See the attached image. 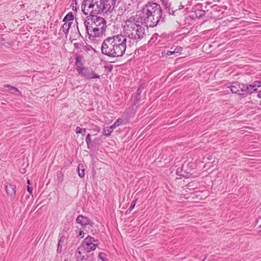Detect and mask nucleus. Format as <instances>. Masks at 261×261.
<instances>
[{
    "instance_id": "nucleus-1",
    "label": "nucleus",
    "mask_w": 261,
    "mask_h": 261,
    "mask_svg": "<svg viewBox=\"0 0 261 261\" xmlns=\"http://www.w3.org/2000/svg\"><path fill=\"white\" fill-rule=\"evenodd\" d=\"M136 15L147 27H154L164 21L162 8L155 3L148 2Z\"/></svg>"
},
{
    "instance_id": "nucleus-2",
    "label": "nucleus",
    "mask_w": 261,
    "mask_h": 261,
    "mask_svg": "<svg viewBox=\"0 0 261 261\" xmlns=\"http://www.w3.org/2000/svg\"><path fill=\"white\" fill-rule=\"evenodd\" d=\"M126 43V38L122 35L108 37L102 43L101 53L109 57H121L125 52Z\"/></svg>"
},
{
    "instance_id": "nucleus-3",
    "label": "nucleus",
    "mask_w": 261,
    "mask_h": 261,
    "mask_svg": "<svg viewBox=\"0 0 261 261\" xmlns=\"http://www.w3.org/2000/svg\"><path fill=\"white\" fill-rule=\"evenodd\" d=\"M115 5V0H83L82 11L85 15L110 13Z\"/></svg>"
},
{
    "instance_id": "nucleus-4",
    "label": "nucleus",
    "mask_w": 261,
    "mask_h": 261,
    "mask_svg": "<svg viewBox=\"0 0 261 261\" xmlns=\"http://www.w3.org/2000/svg\"><path fill=\"white\" fill-rule=\"evenodd\" d=\"M139 19L138 15L132 16L124 23V36L132 40L133 43H137L143 39L145 35V29L141 25Z\"/></svg>"
},
{
    "instance_id": "nucleus-5",
    "label": "nucleus",
    "mask_w": 261,
    "mask_h": 261,
    "mask_svg": "<svg viewBox=\"0 0 261 261\" xmlns=\"http://www.w3.org/2000/svg\"><path fill=\"white\" fill-rule=\"evenodd\" d=\"M84 24L88 35L89 37H93L102 36L107 27L106 20L102 17L94 14L87 16Z\"/></svg>"
},
{
    "instance_id": "nucleus-6",
    "label": "nucleus",
    "mask_w": 261,
    "mask_h": 261,
    "mask_svg": "<svg viewBox=\"0 0 261 261\" xmlns=\"http://www.w3.org/2000/svg\"><path fill=\"white\" fill-rule=\"evenodd\" d=\"M99 244L98 240L95 239L94 238L89 236L84 239L82 245L85 250L89 252L95 250Z\"/></svg>"
},
{
    "instance_id": "nucleus-7",
    "label": "nucleus",
    "mask_w": 261,
    "mask_h": 261,
    "mask_svg": "<svg viewBox=\"0 0 261 261\" xmlns=\"http://www.w3.org/2000/svg\"><path fill=\"white\" fill-rule=\"evenodd\" d=\"M78 73L87 79H99L100 77L99 75L95 74L92 69L84 67Z\"/></svg>"
},
{
    "instance_id": "nucleus-8",
    "label": "nucleus",
    "mask_w": 261,
    "mask_h": 261,
    "mask_svg": "<svg viewBox=\"0 0 261 261\" xmlns=\"http://www.w3.org/2000/svg\"><path fill=\"white\" fill-rule=\"evenodd\" d=\"M76 222L83 227H86L88 225L92 226L93 224V222L89 218L82 215L78 216L76 219Z\"/></svg>"
},
{
    "instance_id": "nucleus-9",
    "label": "nucleus",
    "mask_w": 261,
    "mask_h": 261,
    "mask_svg": "<svg viewBox=\"0 0 261 261\" xmlns=\"http://www.w3.org/2000/svg\"><path fill=\"white\" fill-rule=\"evenodd\" d=\"M162 2V4L165 6L166 9L169 10V13H170V11L171 10L172 12V14H174V13L178 10L182 9L184 6L182 5V3H180V5H179L178 8H177L176 7L172 6L171 4L169 2V0H161Z\"/></svg>"
},
{
    "instance_id": "nucleus-10",
    "label": "nucleus",
    "mask_w": 261,
    "mask_h": 261,
    "mask_svg": "<svg viewBox=\"0 0 261 261\" xmlns=\"http://www.w3.org/2000/svg\"><path fill=\"white\" fill-rule=\"evenodd\" d=\"M71 27V24L68 22H66L63 24L62 28L59 31V34H58V38H62L64 36V35H65L66 38H67V35L68 34V31Z\"/></svg>"
},
{
    "instance_id": "nucleus-11",
    "label": "nucleus",
    "mask_w": 261,
    "mask_h": 261,
    "mask_svg": "<svg viewBox=\"0 0 261 261\" xmlns=\"http://www.w3.org/2000/svg\"><path fill=\"white\" fill-rule=\"evenodd\" d=\"M230 90L232 93H237L240 95H245L244 93H241L239 88V83L235 82L232 83L230 87Z\"/></svg>"
},
{
    "instance_id": "nucleus-12",
    "label": "nucleus",
    "mask_w": 261,
    "mask_h": 261,
    "mask_svg": "<svg viewBox=\"0 0 261 261\" xmlns=\"http://www.w3.org/2000/svg\"><path fill=\"white\" fill-rule=\"evenodd\" d=\"M5 187L6 192L8 195L12 196H15L16 189L15 186L11 184H7L5 185Z\"/></svg>"
},
{
    "instance_id": "nucleus-13",
    "label": "nucleus",
    "mask_w": 261,
    "mask_h": 261,
    "mask_svg": "<svg viewBox=\"0 0 261 261\" xmlns=\"http://www.w3.org/2000/svg\"><path fill=\"white\" fill-rule=\"evenodd\" d=\"M82 59L83 57L81 56H77L76 57L75 65L76 66V70L77 72H79L83 68H84L83 67Z\"/></svg>"
},
{
    "instance_id": "nucleus-14",
    "label": "nucleus",
    "mask_w": 261,
    "mask_h": 261,
    "mask_svg": "<svg viewBox=\"0 0 261 261\" xmlns=\"http://www.w3.org/2000/svg\"><path fill=\"white\" fill-rule=\"evenodd\" d=\"M85 250V249L82 245L79 247L76 251V258L78 260H82L84 259V256L82 255V252Z\"/></svg>"
},
{
    "instance_id": "nucleus-15",
    "label": "nucleus",
    "mask_w": 261,
    "mask_h": 261,
    "mask_svg": "<svg viewBox=\"0 0 261 261\" xmlns=\"http://www.w3.org/2000/svg\"><path fill=\"white\" fill-rule=\"evenodd\" d=\"M115 128L114 125L112 124L109 127H105L103 130V135L106 136H109L113 132V130Z\"/></svg>"
},
{
    "instance_id": "nucleus-16",
    "label": "nucleus",
    "mask_w": 261,
    "mask_h": 261,
    "mask_svg": "<svg viewBox=\"0 0 261 261\" xmlns=\"http://www.w3.org/2000/svg\"><path fill=\"white\" fill-rule=\"evenodd\" d=\"M73 20V15L72 12L68 13L64 18L63 21L64 23L69 22L71 24Z\"/></svg>"
},
{
    "instance_id": "nucleus-17",
    "label": "nucleus",
    "mask_w": 261,
    "mask_h": 261,
    "mask_svg": "<svg viewBox=\"0 0 261 261\" xmlns=\"http://www.w3.org/2000/svg\"><path fill=\"white\" fill-rule=\"evenodd\" d=\"M65 238L64 236H61L58 242L57 252L60 253L62 252V245L64 243Z\"/></svg>"
},
{
    "instance_id": "nucleus-18",
    "label": "nucleus",
    "mask_w": 261,
    "mask_h": 261,
    "mask_svg": "<svg viewBox=\"0 0 261 261\" xmlns=\"http://www.w3.org/2000/svg\"><path fill=\"white\" fill-rule=\"evenodd\" d=\"M257 89L255 88L254 86V84L253 85H247V90H246V94H252L254 92H257Z\"/></svg>"
},
{
    "instance_id": "nucleus-19",
    "label": "nucleus",
    "mask_w": 261,
    "mask_h": 261,
    "mask_svg": "<svg viewBox=\"0 0 261 261\" xmlns=\"http://www.w3.org/2000/svg\"><path fill=\"white\" fill-rule=\"evenodd\" d=\"M247 84L239 83V88L241 93H244L245 95H243L244 97L246 96V90H247Z\"/></svg>"
},
{
    "instance_id": "nucleus-20",
    "label": "nucleus",
    "mask_w": 261,
    "mask_h": 261,
    "mask_svg": "<svg viewBox=\"0 0 261 261\" xmlns=\"http://www.w3.org/2000/svg\"><path fill=\"white\" fill-rule=\"evenodd\" d=\"M83 168V165L81 166L80 165H79V166H78V168H77L78 174H79V176L81 177H83L85 175L84 169Z\"/></svg>"
},
{
    "instance_id": "nucleus-21",
    "label": "nucleus",
    "mask_w": 261,
    "mask_h": 261,
    "mask_svg": "<svg viewBox=\"0 0 261 261\" xmlns=\"http://www.w3.org/2000/svg\"><path fill=\"white\" fill-rule=\"evenodd\" d=\"M5 87H7L9 88V90L12 93H15L16 92H19L18 90L15 87L11 86L9 85H7L5 86Z\"/></svg>"
},
{
    "instance_id": "nucleus-22",
    "label": "nucleus",
    "mask_w": 261,
    "mask_h": 261,
    "mask_svg": "<svg viewBox=\"0 0 261 261\" xmlns=\"http://www.w3.org/2000/svg\"><path fill=\"white\" fill-rule=\"evenodd\" d=\"M205 11L203 10H199L196 11V16L197 17L201 18L205 15Z\"/></svg>"
},
{
    "instance_id": "nucleus-23",
    "label": "nucleus",
    "mask_w": 261,
    "mask_h": 261,
    "mask_svg": "<svg viewBox=\"0 0 261 261\" xmlns=\"http://www.w3.org/2000/svg\"><path fill=\"white\" fill-rule=\"evenodd\" d=\"M142 90H143V88H139L137 89V92H136V100H137V102H138L140 99V94L142 93Z\"/></svg>"
},
{
    "instance_id": "nucleus-24",
    "label": "nucleus",
    "mask_w": 261,
    "mask_h": 261,
    "mask_svg": "<svg viewBox=\"0 0 261 261\" xmlns=\"http://www.w3.org/2000/svg\"><path fill=\"white\" fill-rule=\"evenodd\" d=\"M254 86L256 89H257V91L261 90V81H255L253 83Z\"/></svg>"
},
{
    "instance_id": "nucleus-25",
    "label": "nucleus",
    "mask_w": 261,
    "mask_h": 261,
    "mask_svg": "<svg viewBox=\"0 0 261 261\" xmlns=\"http://www.w3.org/2000/svg\"><path fill=\"white\" fill-rule=\"evenodd\" d=\"M86 142L88 146V148H90V145L91 144V135L90 134H88L86 138Z\"/></svg>"
},
{
    "instance_id": "nucleus-26",
    "label": "nucleus",
    "mask_w": 261,
    "mask_h": 261,
    "mask_svg": "<svg viewBox=\"0 0 261 261\" xmlns=\"http://www.w3.org/2000/svg\"><path fill=\"white\" fill-rule=\"evenodd\" d=\"M122 123V120L120 118L118 119L113 124L114 127L115 128L118 126H119L120 124H121Z\"/></svg>"
},
{
    "instance_id": "nucleus-27",
    "label": "nucleus",
    "mask_w": 261,
    "mask_h": 261,
    "mask_svg": "<svg viewBox=\"0 0 261 261\" xmlns=\"http://www.w3.org/2000/svg\"><path fill=\"white\" fill-rule=\"evenodd\" d=\"M82 131H84V134H85L86 129L85 128H81L79 126L76 127L75 132L77 134H82Z\"/></svg>"
},
{
    "instance_id": "nucleus-28",
    "label": "nucleus",
    "mask_w": 261,
    "mask_h": 261,
    "mask_svg": "<svg viewBox=\"0 0 261 261\" xmlns=\"http://www.w3.org/2000/svg\"><path fill=\"white\" fill-rule=\"evenodd\" d=\"M182 50V48L181 47L177 46L174 49L173 52H174L175 53H179L180 51H181Z\"/></svg>"
},
{
    "instance_id": "nucleus-29",
    "label": "nucleus",
    "mask_w": 261,
    "mask_h": 261,
    "mask_svg": "<svg viewBox=\"0 0 261 261\" xmlns=\"http://www.w3.org/2000/svg\"><path fill=\"white\" fill-rule=\"evenodd\" d=\"M98 257L102 260L105 261V253L100 252L98 254Z\"/></svg>"
},
{
    "instance_id": "nucleus-30",
    "label": "nucleus",
    "mask_w": 261,
    "mask_h": 261,
    "mask_svg": "<svg viewBox=\"0 0 261 261\" xmlns=\"http://www.w3.org/2000/svg\"><path fill=\"white\" fill-rule=\"evenodd\" d=\"M174 54H175V53L173 52V50H169V51H167L166 55H168V56H170Z\"/></svg>"
},
{
    "instance_id": "nucleus-31",
    "label": "nucleus",
    "mask_w": 261,
    "mask_h": 261,
    "mask_svg": "<svg viewBox=\"0 0 261 261\" xmlns=\"http://www.w3.org/2000/svg\"><path fill=\"white\" fill-rule=\"evenodd\" d=\"M135 204H136V203H135V201H133V203L130 205V207H129V210L130 211H131L132 210H133V209L134 208V207H135Z\"/></svg>"
},
{
    "instance_id": "nucleus-32",
    "label": "nucleus",
    "mask_w": 261,
    "mask_h": 261,
    "mask_svg": "<svg viewBox=\"0 0 261 261\" xmlns=\"http://www.w3.org/2000/svg\"><path fill=\"white\" fill-rule=\"evenodd\" d=\"M27 190H28V191L30 193V194H32V189L29 186L28 187V188H27Z\"/></svg>"
},
{
    "instance_id": "nucleus-33",
    "label": "nucleus",
    "mask_w": 261,
    "mask_h": 261,
    "mask_svg": "<svg viewBox=\"0 0 261 261\" xmlns=\"http://www.w3.org/2000/svg\"><path fill=\"white\" fill-rule=\"evenodd\" d=\"M259 230L258 231V234L260 236H261V225H260L259 227Z\"/></svg>"
},
{
    "instance_id": "nucleus-34",
    "label": "nucleus",
    "mask_w": 261,
    "mask_h": 261,
    "mask_svg": "<svg viewBox=\"0 0 261 261\" xmlns=\"http://www.w3.org/2000/svg\"><path fill=\"white\" fill-rule=\"evenodd\" d=\"M84 234V231L83 230H81L79 232V236H82Z\"/></svg>"
},
{
    "instance_id": "nucleus-35",
    "label": "nucleus",
    "mask_w": 261,
    "mask_h": 261,
    "mask_svg": "<svg viewBox=\"0 0 261 261\" xmlns=\"http://www.w3.org/2000/svg\"><path fill=\"white\" fill-rule=\"evenodd\" d=\"M2 41H3V39H2L1 37H0V45H1L2 44Z\"/></svg>"
},
{
    "instance_id": "nucleus-36",
    "label": "nucleus",
    "mask_w": 261,
    "mask_h": 261,
    "mask_svg": "<svg viewBox=\"0 0 261 261\" xmlns=\"http://www.w3.org/2000/svg\"><path fill=\"white\" fill-rule=\"evenodd\" d=\"M60 179H61V181L63 180V175H62V176H61Z\"/></svg>"
},
{
    "instance_id": "nucleus-37",
    "label": "nucleus",
    "mask_w": 261,
    "mask_h": 261,
    "mask_svg": "<svg viewBox=\"0 0 261 261\" xmlns=\"http://www.w3.org/2000/svg\"><path fill=\"white\" fill-rule=\"evenodd\" d=\"M27 182H28V184L29 185V184H30V180H28Z\"/></svg>"
},
{
    "instance_id": "nucleus-38",
    "label": "nucleus",
    "mask_w": 261,
    "mask_h": 261,
    "mask_svg": "<svg viewBox=\"0 0 261 261\" xmlns=\"http://www.w3.org/2000/svg\"><path fill=\"white\" fill-rule=\"evenodd\" d=\"M83 135H84L85 134H84V131H82V134Z\"/></svg>"
},
{
    "instance_id": "nucleus-39",
    "label": "nucleus",
    "mask_w": 261,
    "mask_h": 261,
    "mask_svg": "<svg viewBox=\"0 0 261 261\" xmlns=\"http://www.w3.org/2000/svg\"><path fill=\"white\" fill-rule=\"evenodd\" d=\"M64 261H68V260L66 259V260H65Z\"/></svg>"
}]
</instances>
